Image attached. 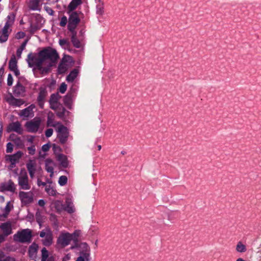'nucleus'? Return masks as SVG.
<instances>
[{
    "label": "nucleus",
    "mask_w": 261,
    "mask_h": 261,
    "mask_svg": "<svg viewBox=\"0 0 261 261\" xmlns=\"http://www.w3.org/2000/svg\"><path fill=\"white\" fill-rule=\"evenodd\" d=\"M39 58H36L31 53L28 55L26 60L29 67H32L35 65L39 70H41L42 64L46 59H49L52 62H55L59 58L57 50L50 47L43 49L39 52Z\"/></svg>",
    "instance_id": "f257e3e1"
},
{
    "label": "nucleus",
    "mask_w": 261,
    "mask_h": 261,
    "mask_svg": "<svg viewBox=\"0 0 261 261\" xmlns=\"http://www.w3.org/2000/svg\"><path fill=\"white\" fill-rule=\"evenodd\" d=\"M67 13L69 15L67 29L69 32L75 31L81 21L79 14L77 11H67Z\"/></svg>",
    "instance_id": "f03ea898"
},
{
    "label": "nucleus",
    "mask_w": 261,
    "mask_h": 261,
    "mask_svg": "<svg viewBox=\"0 0 261 261\" xmlns=\"http://www.w3.org/2000/svg\"><path fill=\"white\" fill-rule=\"evenodd\" d=\"M58 127L57 128V138L61 144H65L68 140L69 132L68 128L63 125L61 122L57 123Z\"/></svg>",
    "instance_id": "7ed1b4c3"
},
{
    "label": "nucleus",
    "mask_w": 261,
    "mask_h": 261,
    "mask_svg": "<svg viewBox=\"0 0 261 261\" xmlns=\"http://www.w3.org/2000/svg\"><path fill=\"white\" fill-rule=\"evenodd\" d=\"M32 237L31 231L29 229H24L14 234L13 239L15 242L25 243L30 242Z\"/></svg>",
    "instance_id": "20e7f679"
},
{
    "label": "nucleus",
    "mask_w": 261,
    "mask_h": 261,
    "mask_svg": "<svg viewBox=\"0 0 261 261\" xmlns=\"http://www.w3.org/2000/svg\"><path fill=\"white\" fill-rule=\"evenodd\" d=\"M22 170V169L21 170V174L18 176V184L20 189L28 190L31 189V185L29 183V177L25 170L23 169V173Z\"/></svg>",
    "instance_id": "39448f33"
},
{
    "label": "nucleus",
    "mask_w": 261,
    "mask_h": 261,
    "mask_svg": "<svg viewBox=\"0 0 261 261\" xmlns=\"http://www.w3.org/2000/svg\"><path fill=\"white\" fill-rule=\"evenodd\" d=\"M71 248H77L79 251L80 255L90 256V247L87 243H76L72 245Z\"/></svg>",
    "instance_id": "423d86ee"
},
{
    "label": "nucleus",
    "mask_w": 261,
    "mask_h": 261,
    "mask_svg": "<svg viewBox=\"0 0 261 261\" xmlns=\"http://www.w3.org/2000/svg\"><path fill=\"white\" fill-rule=\"evenodd\" d=\"M72 240V236L68 232L61 233L57 239V243L62 247L68 246Z\"/></svg>",
    "instance_id": "0eeeda50"
},
{
    "label": "nucleus",
    "mask_w": 261,
    "mask_h": 261,
    "mask_svg": "<svg viewBox=\"0 0 261 261\" xmlns=\"http://www.w3.org/2000/svg\"><path fill=\"white\" fill-rule=\"evenodd\" d=\"M11 132H16L19 135L22 134L23 129L20 122L17 121L9 124L7 127V132L10 133Z\"/></svg>",
    "instance_id": "6e6552de"
},
{
    "label": "nucleus",
    "mask_w": 261,
    "mask_h": 261,
    "mask_svg": "<svg viewBox=\"0 0 261 261\" xmlns=\"http://www.w3.org/2000/svg\"><path fill=\"white\" fill-rule=\"evenodd\" d=\"M19 197L21 203L24 204H30L33 201V196L31 192L20 191L19 192Z\"/></svg>",
    "instance_id": "1a4fd4ad"
},
{
    "label": "nucleus",
    "mask_w": 261,
    "mask_h": 261,
    "mask_svg": "<svg viewBox=\"0 0 261 261\" xmlns=\"http://www.w3.org/2000/svg\"><path fill=\"white\" fill-rule=\"evenodd\" d=\"M15 190V185L11 179H9L7 182L2 183L0 186V190L2 192L9 191L14 193Z\"/></svg>",
    "instance_id": "9d476101"
},
{
    "label": "nucleus",
    "mask_w": 261,
    "mask_h": 261,
    "mask_svg": "<svg viewBox=\"0 0 261 261\" xmlns=\"http://www.w3.org/2000/svg\"><path fill=\"white\" fill-rule=\"evenodd\" d=\"M47 95V91L45 88L41 87L39 89V92L37 98L38 105L40 108L43 109L44 104V99Z\"/></svg>",
    "instance_id": "9b49d317"
},
{
    "label": "nucleus",
    "mask_w": 261,
    "mask_h": 261,
    "mask_svg": "<svg viewBox=\"0 0 261 261\" xmlns=\"http://www.w3.org/2000/svg\"><path fill=\"white\" fill-rule=\"evenodd\" d=\"M13 94L16 97L23 96L25 92V88L18 80L16 85L13 87Z\"/></svg>",
    "instance_id": "f8f14e48"
},
{
    "label": "nucleus",
    "mask_w": 261,
    "mask_h": 261,
    "mask_svg": "<svg viewBox=\"0 0 261 261\" xmlns=\"http://www.w3.org/2000/svg\"><path fill=\"white\" fill-rule=\"evenodd\" d=\"M40 122L39 120L37 121H30L25 123V126L27 131L30 133H36L38 131L40 126Z\"/></svg>",
    "instance_id": "ddd939ff"
},
{
    "label": "nucleus",
    "mask_w": 261,
    "mask_h": 261,
    "mask_svg": "<svg viewBox=\"0 0 261 261\" xmlns=\"http://www.w3.org/2000/svg\"><path fill=\"white\" fill-rule=\"evenodd\" d=\"M11 27L5 24L4 27L2 30H0V42L4 43L6 42L9 38L10 33L12 31L10 29Z\"/></svg>",
    "instance_id": "4468645a"
},
{
    "label": "nucleus",
    "mask_w": 261,
    "mask_h": 261,
    "mask_svg": "<svg viewBox=\"0 0 261 261\" xmlns=\"http://www.w3.org/2000/svg\"><path fill=\"white\" fill-rule=\"evenodd\" d=\"M0 228L3 231L4 236H8L12 233V224L10 221H7L0 225Z\"/></svg>",
    "instance_id": "2eb2a0df"
},
{
    "label": "nucleus",
    "mask_w": 261,
    "mask_h": 261,
    "mask_svg": "<svg viewBox=\"0 0 261 261\" xmlns=\"http://www.w3.org/2000/svg\"><path fill=\"white\" fill-rule=\"evenodd\" d=\"M23 153L19 150L13 154H7L5 156V160L6 161L13 162L17 163L19 160L21 158Z\"/></svg>",
    "instance_id": "dca6fc26"
},
{
    "label": "nucleus",
    "mask_w": 261,
    "mask_h": 261,
    "mask_svg": "<svg viewBox=\"0 0 261 261\" xmlns=\"http://www.w3.org/2000/svg\"><path fill=\"white\" fill-rule=\"evenodd\" d=\"M27 168L29 171L31 178L34 177L36 171V163L35 161L30 160L26 164Z\"/></svg>",
    "instance_id": "f3484780"
},
{
    "label": "nucleus",
    "mask_w": 261,
    "mask_h": 261,
    "mask_svg": "<svg viewBox=\"0 0 261 261\" xmlns=\"http://www.w3.org/2000/svg\"><path fill=\"white\" fill-rule=\"evenodd\" d=\"M61 96L58 92L51 94L49 102L50 108L53 110H55L57 108V105L58 104V100Z\"/></svg>",
    "instance_id": "a211bd4d"
},
{
    "label": "nucleus",
    "mask_w": 261,
    "mask_h": 261,
    "mask_svg": "<svg viewBox=\"0 0 261 261\" xmlns=\"http://www.w3.org/2000/svg\"><path fill=\"white\" fill-rule=\"evenodd\" d=\"M7 101L10 105L14 107H20L24 103L22 99L16 98L12 95H11V97Z\"/></svg>",
    "instance_id": "6ab92c4d"
},
{
    "label": "nucleus",
    "mask_w": 261,
    "mask_h": 261,
    "mask_svg": "<svg viewBox=\"0 0 261 261\" xmlns=\"http://www.w3.org/2000/svg\"><path fill=\"white\" fill-rule=\"evenodd\" d=\"M57 160L63 167L66 168L68 166V162L66 155L60 153L58 155Z\"/></svg>",
    "instance_id": "aec40b11"
},
{
    "label": "nucleus",
    "mask_w": 261,
    "mask_h": 261,
    "mask_svg": "<svg viewBox=\"0 0 261 261\" xmlns=\"http://www.w3.org/2000/svg\"><path fill=\"white\" fill-rule=\"evenodd\" d=\"M82 3V0H72L67 7V11H75L78 6L81 5Z\"/></svg>",
    "instance_id": "412c9836"
},
{
    "label": "nucleus",
    "mask_w": 261,
    "mask_h": 261,
    "mask_svg": "<svg viewBox=\"0 0 261 261\" xmlns=\"http://www.w3.org/2000/svg\"><path fill=\"white\" fill-rule=\"evenodd\" d=\"M71 33V41L74 47L79 48L81 47V42L76 37L77 33L76 31L70 32Z\"/></svg>",
    "instance_id": "4be33fe9"
},
{
    "label": "nucleus",
    "mask_w": 261,
    "mask_h": 261,
    "mask_svg": "<svg viewBox=\"0 0 261 261\" xmlns=\"http://www.w3.org/2000/svg\"><path fill=\"white\" fill-rule=\"evenodd\" d=\"M15 18L16 13L14 12L10 13L6 17V21L5 24H7L8 26L11 27L15 22Z\"/></svg>",
    "instance_id": "5701e85b"
},
{
    "label": "nucleus",
    "mask_w": 261,
    "mask_h": 261,
    "mask_svg": "<svg viewBox=\"0 0 261 261\" xmlns=\"http://www.w3.org/2000/svg\"><path fill=\"white\" fill-rule=\"evenodd\" d=\"M53 161L47 159L45 161V169L48 173H50V176L54 174V167L52 166Z\"/></svg>",
    "instance_id": "b1692460"
},
{
    "label": "nucleus",
    "mask_w": 261,
    "mask_h": 261,
    "mask_svg": "<svg viewBox=\"0 0 261 261\" xmlns=\"http://www.w3.org/2000/svg\"><path fill=\"white\" fill-rule=\"evenodd\" d=\"M78 73L79 72L77 69H73L66 76V81L68 82H73L75 78L77 77Z\"/></svg>",
    "instance_id": "393cba45"
},
{
    "label": "nucleus",
    "mask_w": 261,
    "mask_h": 261,
    "mask_svg": "<svg viewBox=\"0 0 261 261\" xmlns=\"http://www.w3.org/2000/svg\"><path fill=\"white\" fill-rule=\"evenodd\" d=\"M63 209L69 214H72L75 211L72 203L68 200H66L65 205H64Z\"/></svg>",
    "instance_id": "a878e982"
},
{
    "label": "nucleus",
    "mask_w": 261,
    "mask_h": 261,
    "mask_svg": "<svg viewBox=\"0 0 261 261\" xmlns=\"http://www.w3.org/2000/svg\"><path fill=\"white\" fill-rule=\"evenodd\" d=\"M38 249V245L35 243H33L29 248L28 253L29 256L30 257L34 256L36 254Z\"/></svg>",
    "instance_id": "bb28decb"
},
{
    "label": "nucleus",
    "mask_w": 261,
    "mask_h": 261,
    "mask_svg": "<svg viewBox=\"0 0 261 261\" xmlns=\"http://www.w3.org/2000/svg\"><path fill=\"white\" fill-rule=\"evenodd\" d=\"M32 114H33V112H32V110L30 107H27L26 108L22 110L19 114L20 117L23 118H28L31 116Z\"/></svg>",
    "instance_id": "cd10ccee"
},
{
    "label": "nucleus",
    "mask_w": 261,
    "mask_h": 261,
    "mask_svg": "<svg viewBox=\"0 0 261 261\" xmlns=\"http://www.w3.org/2000/svg\"><path fill=\"white\" fill-rule=\"evenodd\" d=\"M17 60L14 55H13L9 62V68L11 71L17 68Z\"/></svg>",
    "instance_id": "c85d7f7f"
},
{
    "label": "nucleus",
    "mask_w": 261,
    "mask_h": 261,
    "mask_svg": "<svg viewBox=\"0 0 261 261\" xmlns=\"http://www.w3.org/2000/svg\"><path fill=\"white\" fill-rule=\"evenodd\" d=\"M43 244L45 246H49L53 243V237L50 232L47 233L45 239L43 240Z\"/></svg>",
    "instance_id": "c756f323"
},
{
    "label": "nucleus",
    "mask_w": 261,
    "mask_h": 261,
    "mask_svg": "<svg viewBox=\"0 0 261 261\" xmlns=\"http://www.w3.org/2000/svg\"><path fill=\"white\" fill-rule=\"evenodd\" d=\"M96 14L102 15L104 13L103 4L101 1H99L96 7Z\"/></svg>",
    "instance_id": "7c9ffc66"
},
{
    "label": "nucleus",
    "mask_w": 261,
    "mask_h": 261,
    "mask_svg": "<svg viewBox=\"0 0 261 261\" xmlns=\"http://www.w3.org/2000/svg\"><path fill=\"white\" fill-rule=\"evenodd\" d=\"M236 250L238 252L244 253L247 250L246 246L240 241L236 246Z\"/></svg>",
    "instance_id": "2f4dec72"
},
{
    "label": "nucleus",
    "mask_w": 261,
    "mask_h": 261,
    "mask_svg": "<svg viewBox=\"0 0 261 261\" xmlns=\"http://www.w3.org/2000/svg\"><path fill=\"white\" fill-rule=\"evenodd\" d=\"M72 101V95L71 94L67 93L63 99V102L67 107H69L71 105Z\"/></svg>",
    "instance_id": "473e14b6"
},
{
    "label": "nucleus",
    "mask_w": 261,
    "mask_h": 261,
    "mask_svg": "<svg viewBox=\"0 0 261 261\" xmlns=\"http://www.w3.org/2000/svg\"><path fill=\"white\" fill-rule=\"evenodd\" d=\"M40 2V0H32L30 4V9L32 10H38V7L39 5V3Z\"/></svg>",
    "instance_id": "72a5a7b5"
},
{
    "label": "nucleus",
    "mask_w": 261,
    "mask_h": 261,
    "mask_svg": "<svg viewBox=\"0 0 261 261\" xmlns=\"http://www.w3.org/2000/svg\"><path fill=\"white\" fill-rule=\"evenodd\" d=\"M48 252L45 248H43L41 250V260L46 261L48 258Z\"/></svg>",
    "instance_id": "f704fd0d"
},
{
    "label": "nucleus",
    "mask_w": 261,
    "mask_h": 261,
    "mask_svg": "<svg viewBox=\"0 0 261 261\" xmlns=\"http://www.w3.org/2000/svg\"><path fill=\"white\" fill-rule=\"evenodd\" d=\"M67 180L68 179L67 176L62 175L59 178L58 184L61 186H64L67 184Z\"/></svg>",
    "instance_id": "c9c22d12"
},
{
    "label": "nucleus",
    "mask_w": 261,
    "mask_h": 261,
    "mask_svg": "<svg viewBox=\"0 0 261 261\" xmlns=\"http://www.w3.org/2000/svg\"><path fill=\"white\" fill-rule=\"evenodd\" d=\"M45 191L51 196H55L56 194V191L50 185L47 186L45 187Z\"/></svg>",
    "instance_id": "e433bc0d"
},
{
    "label": "nucleus",
    "mask_w": 261,
    "mask_h": 261,
    "mask_svg": "<svg viewBox=\"0 0 261 261\" xmlns=\"http://www.w3.org/2000/svg\"><path fill=\"white\" fill-rule=\"evenodd\" d=\"M30 27V31L31 34H34L37 30L40 29V27L38 24H33L32 23H31Z\"/></svg>",
    "instance_id": "4c0bfd02"
},
{
    "label": "nucleus",
    "mask_w": 261,
    "mask_h": 261,
    "mask_svg": "<svg viewBox=\"0 0 261 261\" xmlns=\"http://www.w3.org/2000/svg\"><path fill=\"white\" fill-rule=\"evenodd\" d=\"M72 236V240L74 242V244L79 243L78 237H79V233L76 231H74L73 233L70 234Z\"/></svg>",
    "instance_id": "58836bf2"
},
{
    "label": "nucleus",
    "mask_w": 261,
    "mask_h": 261,
    "mask_svg": "<svg viewBox=\"0 0 261 261\" xmlns=\"http://www.w3.org/2000/svg\"><path fill=\"white\" fill-rule=\"evenodd\" d=\"M67 70V68L64 65L59 64L58 68V72L60 74L65 73Z\"/></svg>",
    "instance_id": "ea45409f"
},
{
    "label": "nucleus",
    "mask_w": 261,
    "mask_h": 261,
    "mask_svg": "<svg viewBox=\"0 0 261 261\" xmlns=\"http://www.w3.org/2000/svg\"><path fill=\"white\" fill-rule=\"evenodd\" d=\"M4 256V254H0V261H16L15 258L10 256H6L4 259H2V258Z\"/></svg>",
    "instance_id": "a19ab883"
},
{
    "label": "nucleus",
    "mask_w": 261,
    "mask_h": 261,
    "mask_svg": "<svg viewBox=\"0 0 261 261\" xmlns=\"http://www.w3.org/2000/svg\"><path fill=\"white\" fill-rule=\"evenodd\" d=\"M47 126H53V127H56V125H58L54 123V119L51 118L49 116H48L47 120Z\"/></svg>",
    "instance_id": "79ce46f5"
},
{
    "label": "nucleus",
    "mask_w": 261,
    "mask_h": 261,
    "mask_svg": "<svg viewBox=\"0 0 261 261\" xmlns=\"http://www.w3.org/2000/svg\"><path fill=\"white\" fill-rule=\"evenodd\" d=\"M91 259L90 256H87L84 255H80L76 259V261H90Z\"/></svg>",
    "instance_id": "37998d69"
},
{
    "label": "nucleus",
    "mask_w": 261,
    "mask_h": 261,
    "mask_svg": "<svg viewBox=\"0 0 261 261\" xmlns=\"http://www.w3.org/2000/svg\"><path fill=\"white\" fill-rule=\"evenodd\" d=\"M67 23V17L65 15H63L61 17V19L59 24L61 27H64L66 25Z\"/></svg>",
    "instance_id": "c03bdc74"
},
{
    "label": "nucleus",
    "mask_w": 261,
    "mask_h": 261,
    "mask_svg": "<svg viewBox=\"0 0 261 261\" xmlns=\"http://www.w3.org/2000/svg\"><path fill=\"white\" fill-rule=\"evenodd\" d=\"M13 141L17 146H20L23 145L22 140L19 137H16L13 140Z\"/></svg>",
    "instance_id": "a18cd8bd"
},
{
    "label": "nucleus",
    "mask_w": 261,
    "mask_h": 261,
    "mask_svg": "<svg viewBox=\"0 0 261 261\" xmlns=\"http://www.w3.org/2000/svg\"><path fill=\"white\" fill-rule=\"evenodd\" d=\"M6 147V152L7 153H11L13 151V144L11 142H8L7 144Z\"/></svg>",
    "instance_id": "49530a36"
},
{
    "label": "nucleus",
    "mask_w": 261,
    "mask_h": 261,
    "mask_svg": "<svg viewBox=\"0 0 261 261\" xmlns=\"http://www.w3.org/2000/svg\"><path fill=\"white\" fill-rule=\"evenodd\" d=\"M67 89V85L65 83H63L61 84L59 87V91L61 93H64Z\"/></svg>",
    "instance_id": "de8ad7c7"
},
{
    "label": "nucleus",
    "mask_w": 261,
    "mask_h": 261,
    "mask_svg": "<svg viewBox=\"0 0 261 261\" xmlns=\"http://www.w3.org/2000/svg\"><path fill=\"white\" fill-rule=\"evenodd\" d=\"M59 44L61 46H69L70 45V43L67 40L64 39H60L59 40Z\"/></svg>",
    "instance_id": "09e8293b"
},
{
    "label": "nucleus",
    "mask_w": 261,
    "mask_h": 261,
    "mask_svg": "<svg viewBox=\"0 0 261 261\" xmlns=\"http://www.w3.org/2000/svg\"><path fill=\"white\" fill-rule=\"evenodd\" d=\"M28 150H29V153L31 155H34L35 153L36 149L35 146L34 144L32 146L28 147Z\"/></svg>",
    "instance_id": "8fccbe9b"
},
{
    "label": "nucleus",
    "mask_w": 261,
    "mask_h": 261,
    "mask_svg": "<svg viewBox=\"0 0 261 261\" xmlns=\"http://www.w3.org/2000/svg\"><path fill=\"white\" fill-rule=\"evenodd\" d=\"M13 82V76L11 73H9L8 75V79H7V85L9 86H11L12 85Z\"/></svg>",
    "instance_id": "3c124183"
},
{
    "label": "nucleus",
    "mask_w": 261,
    "mask_h": 261,
    "mask_svg": "<svg viewBox=\"0 0 261 261\" xmlns=\"http://www.w3.org/2000/svg\"><path fill=\"white\" fill-rule=\"evenodd\" d=\"M66 112V109L64 107H62V111L60 112H58L57 115L59 118H63L65 116V113Z\"/></svg>",
    "instance_id": "603ef678"
},
{
    "label": "nucleus",
    "mask_w": 261,
    "mask_h": 261,
    "mask_svg": "<svg viewBox=\"0 0 261 261\" xmlns=\"http://www.w3.org/2000/svg\"><path fill=\"white\" fill-rule=\"evenodd\" d=\"M55 206L57 211H60L61 209L63 208L64 205H63L60 201H58L55 203Z\"/></svg>",
    "instance_id": "864d4df0"
},
{
    "label": "nucleus",
    "mask_w": 261,
    "mask_h": 261,
    "mask_svg": "<svg viewBox=\"0 0 261 261\" xmlns=\"http://www.w3.org/2000/svg\"><path fill=\"white\" fill-rule=\"evenodd\" d=\"M53 134V129L52 128H48L45 130V135L47 138H49L52 136Z\"/></svg>",
    "instance_id": "5fc2aeb1"
},
{
    "label": "nucleus",
    "mask_w": 261,
    "mask_h": 261,
    "mask_svg": "<svg viewBox=\"0 0 261 261\" xmlns=\"http://www.w3.org/2000/svg\"><path fill=\"white\" fill-rule=\"evenodd\" d=\"M44 9L46 12L50 16H53L54 14V11L49 7H44Z\"/></svg>",
    "instance_id": "6e6d98bb"
},
{
    "label": "nucleus",
    "mask_w": 261,
    "mask_h": 261,
    "mask_svg": "<svg viewBox=\"0 0 261 261\" xmlns=\"http://www.w3.org/2000/svg\"><path fill=\"white\" fill-rule=\"evenodd\" d=\"M50 147V145L49 143H47L46 144L43 145V146H42V150L44 152H46L49 150Z\"/></svg>",
    "instance_id": "4d7b16f0"
},
{
    "label": "nucleus",
    "mask_w": 261,
    "mask_h": 261,
    "mask_svg": "<svg viewBox=\"0 0 261 261\" xmlns=\"http://www.w3.org/2000/svg\"><path fill=\"white\" fill-rule=\"evenodd\" d=\"M51 66L52 65L50 64L47 67H42L40 70H41L43 73H47L49 71L50 68Z\"/></svg>",
    "instance_id": "13d9d810"
},
{
    "label": "nucleus",
    "mask_w": 261,
    "mask_h": 261,
    "mask_svg": "<svg viewBox=\"0 0 261 261\" xmlns=\"http://www.w3.org/2000/svg\"><path fill=\"white\" fill-rule=\"evenodd\" d=\"M25 34L24 32H19L17 33L16 34V37L19 39H21V38H23L25 37Z\"/></svg>",
    "instance_id": "bf43d9fd"
},
{
    "label": "nucleus",
    "mask_w": 261,
    "mask_h": 261,
    "mask_svg": "<svg viewBox=\"0 0 261 261\" xmlns=\"http://www.w3.org/2000/svg\"><path fill=\"white\" fill-rule=\"evenodd\" d=\"M28 40L25 39L22 43L21 44L20 46L18 48L19 49L23 50L25 49V46L28 43Z\"/></svg>",
    "instance_id": "052dcab7"
},
{
    "label": "nucleus",
    "mask_w": 261,
    "mask_h": 261,
    "mask_svg": "<svg viewBox=\"0 0 261 261\" xmlns=\"http://www.w3.org/2000/svg\"><path fill=\"white\" fill-rule=\"evenodd\" d=\"M38 204L41 207H43L45 204V201L43 199H39L38 202Z\"/></svg>",
    "instance_id": "680f3d73"
},
{
    "label": "nucleus",
    "mask_w": 261,
    "mask_h": 261,
    "mask_svg": "<svg viewBox=\"0 0 261 261\" xmlns=\"http://www.w3.org/2000/svg\"><path fill=\"white\" fill-rule=\"evenodd\" d=\"M23 50L19 49V48H17V50H16V55H17V57L18 58H21V54H22V52Z\"/></svg>",
    "instance_id": "e2e57ef3"
},
{
    "label": "nucleus",
    "mask_w": 261,
    "mask_h": 261,
    "mask_svg": "<svg viewBox=\"0 0 261 261\" xmlns=\"http://www.w3.org/2000/svg\"><path fill=\"white\" fill-rule=\"evenodd\" d=\"M37 185L39 187H40L41 186H45L46 185V183L42 181L39 179H38V180H37Z\"/></svg>",
    "instance_id": "0e129e2a"
},
{
    "label": "nucleus",
    "mask_w": 261,
    "mask_h": 261,
    "mask_svg": "<svg viewBox=\"0 0 261 261\" xmlns=\"http://www.w3.org/2000/svg\"><path fill=\"white\" fill-rule=\"evenodd\" d=\"M51 216L54 218V225L56 226H58V220L56 218V216L54 215H51Z\"/></svg>",
    "instance_id": "69168bd1"
},
{
    "label": "nucleus",
    "mask_w": 261,
    "mask_h": 261,
    "mask_svg": "<svg viewBox=\"0 0 261 261\" xmlns=\"http://www.w3.org/2000/svg\"><path fill=\"white\" fill-rule=\"evenodd\" d=\"M34 138H35V136H30V138H29L27 140H28V141L29 142L31 143L33 145Z\"/></svg>",
    "instance_id": "338daca9"
},
{
    "label": "nucleus",
    "mask_w": 261,
    "mask_h": 261,
    "mask_svg": "<svg viewBox=\"0 0 261 261\" xmlns=\"http://www.w3.org/2000/svg\"><path fill=\"white\" fill-rule=\"evenodd\" d=\"M12 71H13L14 73V74L16 76H18L20 74V72H19V70L18 69V68H16V69H13L12 70H11Z\"/></svg>",
    "instance_id": "774afa93"
}]
</instances>
